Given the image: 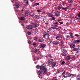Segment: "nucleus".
I'll list each match as a JSON object with an SVG mask.
<instances>
[{
  "label": "nucleus",
  "mask_w": 80,
  "mask_h": 80,
  "mask_svg": "<svg viewBox=\"0 0 80 80\" xmlns=\"http://www.w3.org/2000/svg\"><path fill=\"white\" fill-rule=\"evenodd\" d=\"M40 70H43L42 72H43L44 73L46 74L47 73V68H45V67L43 66H40Z\"/></svg>",
  "instance_id": "1"
},
{
  "label": "nucleus",
  "mask_w": 80,
  "mask_h": 80,
  "mask_svg": "<svg viewBox=\"0 0 80 80\" xmlns=\"http://www.w3.org/2000/svg\"><path fill=\"white\" fill-rule=\"evenodd\" d=\"M62 35L61 34H58L56 36V39L57 40H59V41H60L61 40V39L60 38H62Z\"/></svg>",
  "instance_id": "2"
},
{
  "label": "nucleus",
  "mask_w": 80,
  "mask_h": 80,
  "mask_svg": "<svg viewBox=\"0 0 80 80\" xmlns=\"http://www.w3.org/2000/svg\"><path fill=\"white\" fill-rule=\"evenodd\" d=\"M52 68H53L54 67H57L58 65V63L56 62H53L51 65Z\"/></svg>",
  "instance_id": "3"
},
{
  "label": "nucleus",
  "mask_w": 80,
  "mask_h": 80,
  "mask_svg": "<svg viewBox=\"0 0 80 80\" xmlns=\"http://www.w3.org/2000/svg\"><path fill=\"white\" fill-rule=\"evenodd\" d=\"M40 47L41 48H44L46 47V44H45L41 43L39 45Z\"/></svg>",
  "instance_id": "4"
},
{
  "label": "nucleus",
  "mask_w": 80,
  "mask_h": 80,
  "mask_svg": "<svg viewBox=\"0 0 80 80\" xmlns=\"http://www.w3.org/2000/svg\"><path fill=\"white\" fill-rule=\"evenodd\" d=\"M33 25H28L26 28L27 29H29V30H32L33 28Z\"/></svg>",
  "instance_id": "5"
},
{
  "label": "nucleus",
  "mask_w": 80,
  "mask_h": 80,
  "mask_svg": "<svg viewBox=\"0 0 80 80\" xmlns=\"http://www.w3.org/2000/svg\"><path fill=\"white\" fill-rule=\"evenodd\" d=\"M52 43L53 44V45H58L59 43H60V42H59V41H58V40L55 41H54L52 42Z\"/></svg>",
  "instance_id": "6"
},
{
  "label": "nucleus",
  "mask_w": 80,
  "mask_h": 80,
  "mask_svg": "<svg viewBox=\"0 0 80 80\" xmlns=\"http://www.w3.org/2000/svg\"><path fill=\"white\" fill-rule=\"evenodd\" d=\"M75 18L77 19H80V12H79L78 15L75 16Z\"/></svg>",
  "instance_id": "7"
},
{
  "label": "nucleus",
  "mask_w": 80,
  "mask_h": 80,
  "mask_svg": "<svg viewBox=\"0 0 80 80\" xmlns=\"http://www.w3.org/2000/svg\"><path fill=\"white\" fill-rule=\"evenodd\" d=\"M60 12L57 11L55 12V15L56 16H60Z\"/></svg>",
  "instance_id": "8"
},
{
  "label": "nucleus",
  "mask_w": 80,
  "mask_h": 80,
  "mask_svg": "<svg viewBox=\"0 0 80 80\" xmlns=\"http://www.w3.org/2000/svg\"><path fill=\"white\" fill-rule=\"evenodd\" d=\"M15 6L16 7V8H19L20 7V4L18 3H15Z\"/></svg>",
  "instance_id": "9"
},
{
  "label": "nucleus",
  "mask_w": 80,
  "mask_h": 80,
  "mask_svg": "<svg viewBox=\"0 0 80 80\" xmlns=\"http://www.w3.org/2000/svg\"><path fill=\"white\" fill-rule=\"evenodd\" d=\"M29 15L31 16V17H33V16H34V15H35V13L33 12H31L29 13Z\"/></svg>",
  "instance_id": "10"
},
{
  "label": "nucleus",
  "mask_w": 80,
  "mask_h": 80,
  "mask_svg": "<svg viewBox=\"0 0 80 80\" xmlns=\"http://www.w3.org/2000/svg\"><path fill=\"white\" fill-rule=\"evenodd\" d=\"M66 75L67 77H71V74L68 72L66 73Z\"/></svg>",
  "instance_id": "11"
},
{
  "label": "nucleus",
  "mask_w": 80,
  "mask_h": 80,
  "mask_svg": "<svg viewBox=\"0 0 80 80\" xmlns=\"http://www.w3.org/2000/svg\"><path fill=\"white\" fill-rule=\"evenodd\" d=\"M68 8V7H67L66 8H64V7H62V9L63 10H65V12H67V9Z\"/></svg>",
  "instance_id": "12"
},
{
  "label": "nucleus",
  "mask_w": 80,
  "mask_h": 80,
  "mask_svg": "<svg viewBox=\"0 0 80 80\" xmlns=\"http://www.w3.org/2000/svg\"><path fill=\"white\" fill-rule=\"evenodd\" d=\"M53 60L52 59H50L48 60V63H53Z\"/></svg>",
  "instance_id": "13"
},
{
  "label": "nucleus",
  "mask_w": 80,
  "mask_h": 80,
  "mask_svg": "<svg viewBox=\"0 0 80 80\" xmlns=\"http://www.w3.org/2000/svg\"><path fill=\"white\" fill-rule=\"evenodd\" d=\"M32 25H33L34 28H36L37 27L38 24L37 22H35V23H32Z\"/></svg>",
  "instance_id": "14"
},
{
  "label": "nucleus",
  "mask_w": 80,
  "mask_h": 80,
  "mask_svg": "<svg viewBox=\"0 0 80 80\" xmlns=\"http://www.w3.org/2000/svg\"><path fill=\"white\" fill-rule=\"evenodd\" d=\"M65 60H69L70 59V56H68L67 57L65 58Z\"/></svg>",
  "instance_id": "15"
},
{
  "label": "nucleus",
  "mask_w": 80,
  "mask_h": 80,
  "mask_svg": "<svg viewBox=\"0 0 80 80\" xmlns=\"http://www.w3.org/2000/svg\"><path fill=\"white\" fill-rule=\"evenodd\" d=\"M25 19L23 17H21L19 18V20H24Z\"/></svg>",
  "instance_id": "16"
},
{
  "label": "nucleus",
  "mask_w": 80,
  "mask_h": 80,
  "mask_svg": "<svg viewBox=\"0 0 80 80\" xmlns=\"http://www.w3.org/2000/svg\"><path fill=\"white\" fill-rule=\"evenodd\" d=\"M75 45L73 44H71L70 45V48H73L75 47Z\"/></svg>",
  "instance_id": "17"
},
{
  "label": "nucleus",
  "mask_w": 80,
  "mask_h": 80,
  "mask_svg": "<svg viewBox=\"0 0 80 80\" xmlns=\"http://www.w3.org/2000/svg\"><path fill=\"white\" fill-rule=\"evenodd\" d=\"M48 16L49 17H52L53 16V14H51V13H48Z\"/></svg>",
  "instance_id": "18"
},
{
  "label": "nucleus",
  "mask_w": 80,
  "mask_h": 80,
  "mask_svg": "<svg viewBox=\"0 0 80 80\" xmlns=\"http://www.w3.org/2000/svg\"><path fill=\"white\" fill-rule=\"evenodd\" d=\"M69 34L71 38H73V33L71 32Z\"/></svg>",
  "instance_id": "19"
},
{
  "label": "nucleus",
  "mask_w": 80,
  "mask_h": 80,
  "mask_svg": "<svg viewBox=\"0 0 80 80\" xmlns=\"http://www.w3.org/2000/svg\"><path fill=\"white\" fill-rule=\"evenodd\" d=\"M76 79L77 80H80V76H77L76 77Z\"/></svg>",
  "instance_id": "20"
},
{
  "label": "nucleus",
  "mask_w": 80,
  "mask_h": 80,
  "mask_svg": "<svg viewBox=\"0 0 80 80\" xmlns=\"http://www.w3.org/2000/svg\"><path fill=\"white\" fill-rule=\"evenodd\" d=\"M38 75H42V72L41 71H39L38 72Z\"/></svg>",
  "instance_id": "21"
},
{
  "label": "nucleus",
  "mask_w": 80,
  "mask_h": 80,
  "mask_svg": "<svg viewBox=\"0 0 80 80\" xmlns=\"http://www.w3.org/2000/svg\"><path fill=\"white\" fill-rule=\"evenodd\" d=\"M61 8H62V6L59 5L58 6V10H60Z\"/></svg>",
  "instance_id": "22"
},
{
  "label": "nucleus",
  "mask_w": 80,
  "mask_h": 80,
  "mask_svg": "<svg viewBox=\"0 0 80 80\" xmlns=\"http://www.w3.org/2000/svg\"><path fill=\"white\" fill-rule=\"evenodd\" d=\"M78 48H74L73 49V51L75 52V51H78Z\"/></svg>",
  "instance_id": "23"
},
{
  "label": "nucleus",
  "mask_w": 80,
  "mask_h": 80,
  "mask_svg": "<svg viewBox=\"0 0 80 80\" xmlns=\"http://www.w3.org/2000/svg\"><path fill=\"white\" fill-rule=\"evenodd\" d=\"M37 51H38V49H35L33 51V52L36 53H37Z\"/></svg>",
  "instance_id": "24"
},
{
  "label": "nucleus",
  "mask_w": 80,
  "mask_h": 80,
  "mask_svg": "<svg viewBox=\"0 0 80 80\" xmlns=\"http://www.w3.org/2000/svg\"><path fill=\"white\" fill-rule=\"evenodd\" d=\"M68 2L70 3H73V0H68Z\"/></svg>",
  "instance_id": "25"
},
{
  "label": "nucleus",
  "mask_w": 80,
  "mask_h": 80,
  "mask_svg": "<svg viewBox=\"0 0 80 80\" xmlns=\"http://www.w3.org/2000/svg\"><path fill=\"white\" fill-rule=\"evenodd\" d=\"M34 17L35 18H39V17L38 15H35Z\"/></svg>",
  "instance_id": "26"
},
{
  "label": "nucleus",
  "mask_w": 80,
  "mask_h": 80,
  "mask_svg": "<svg viewBox=\"0 0 80 80\" xmlns=\"http://www.w3.org/2000/svg\"><path fill=\"white\" fill-rule=\"evenodd\" d=\"M38 37H34L33 38V40H37L38 39Z\"/></svg>",
  "instance_id": "27"
},
{
  "label": "nucleus",
  "mask_w": 80,
  "mask_h": 80,
  "mask_svg": "<svg viewBox=\"0 0 80 80\" xmlns=\"http://www.w3.org/2000/svg\"><path fill=\"white\" fill-rule=\"evenodd\" d=\"M43 35H45V36H46V35H48V34H47V33H46L45 32H44Z\"/></svg>",
  "instance_id": "28"
},
{
  "label": "nucleus",
  "mask_w": 80,
  "mask_h": 80,
  "mask_svg": "<svg viewBox=\"0 0 80 80\" xmlns=\"http://www.w3.org/2000/svg\"><path fill=\"white\" fill-rule=\"evenodd\" d=\"M28 15V13L27 12H26L25 13V15H24V17H27V16Z\"/></svg>",
  "instance_id": "29"
},
{
  "label": "nucleus",
  "mask_w": 80,
  "mask_h": 80,
  "mask_svg": "<svg viewBox=\"0 0 80 80\" xmlns=\"http://www.w3.org/2000/svg\"><path fill=\"white\" fill-rule=\"evenodd\" d=\"M62 56H67V55L65 53H63L62 54Z\"/></svg>",
  "instance_id": "30"
},
{
  "label": "nucleus",
  "mask_w": 80,
  "mask_h": 80,
  "mask_svg": "<svg viewBox=\"0 0 80 80\" xmlns=\"http://www.w3.org/2000/svg\"><path fill=\"white\" fill-rule=\"evenodd\" d=\"M38 54H39L40 56H42V54L41 53V52H40V51L38 52Z\"/></svg>",
  "instance_id": "31"
},
{
  "label": "nucleus",
  "mask_w": 80,
  "mask_h": 80,
  "mask_svg": "<svg viewBox=\"0 0 80 80\" xmlns=\"http://www.w3.org/2000/svg\"><path fill=\"white\" fill-rule=\"evenodd\" d=\"M40 67L39 65H37L36 66V68H38H38H40Z\"/></svg>",
  "instance_id": "32"
},
{
  "label": "nucleus",
  "mask_w": 80,
  "mask_h": 80,
  "mask_svg": "<svg viewBox=\"0 0 80 80\" xmlns=\"http://www.w3.org/2000/svg\"><path fill=\"white\" fill-rule=\"evenodd\" d=\"M64 42V41H63V40H62L61 42V44H63Z\"/></svg>",
  "instance_id": "33"
},
{
  "label": "nucleus",
  "mask_w": 80,
  "mask_h": 80,
  "mask_svg": "<svg viewBox=\"0 0 80 80\" xmlns=\"http://www.w3.org/2000/svg\"><path fill=\"white\" fill-rule=\"evenodd\" d=\"M39 41L40 42H43V39H39Z\"/></svg>",
  "instance_id": "34"
},
{
  "label": "nucleus",
  "mask_w": 80,
  "mask_h": 80,
  "mask_svg": "<svg viewBox=\"0 0 80 80\" xmlns=\"http://www.w3.org/2000/svg\"><path fill=\"white\" fill-rule=\"evenodd\" d=\"M76 43H79V42H80V40H76Z\"/></svg>",
  "instance_id": "35"
},
{
  "label": "nucleus",
  "mask_w": 80,
  "mask_h": 80,
  "mask_svg": "<svg viewBox=\"0 0 80 80\" xmlns=\"http://www.w3.org/2000/svg\"><path fill=\"white\" fill-rule=\"evenodd\" d=\"M55 17H53V16L52 17V20H55Z\"/></svg>",
  "instance_id": "36"
},
{
  "label": "nucleus",
  "mask_w": 80,
  "mask_h": 80,
  "mask_svg": "<svg viewBox=\"0 0 80 80\" xmlns=\"http://www.w3.org/2000/svg\"><path fill=\"white\" fill-rule=\"evenodd\" d=\"M65 71H64V72H63L62 73V75L63 76L64 75H65Z\"/></svg>",
  "instance_id": "37"
},
{
  "label": "nucleus",
  "mask_w": 80,
  "mask_h": 80,
  "mask_svg": "<svg viewBox=\"0 0 80 80\" xmlns=\"http://www.w3.org/2000/svg\"><path fill=\"white\" fill-rule=\"evenodd\" d=\"M72 43H76V40H74L72 42Z\"/></svg>",
  "instance_id": "38"
},
{
  "label": "nucleus",
  "mask_w": 80,
  "mask_h": 80,
  "mask_svg": "<svg viewBox=\"0 0 80 80\" xmlns=\"http://www.w3.org/2000/svg\"><path fill=\"white\" fill-rule=\"evenodd\" d=\"M27 34L29 35H31V32H27Z\"/></svg>",
  "instance_id": "39"
},
{
  "label": "nucleus",
  "mask_w": 80,
  "mask_h": 80,
  "mask_svg": "<svg viewBox=\"0 0 80 80\" xmlns=\"http://www.w3.org/2000/svg\"><path fill=\"white\" fill-rule=\"evenodd\" d=\"M54 24L58 25V22H56L54 23H53Z\"/></svg>",
  "instance_id": "40"
},
{
  "label": "nucleus",
  "mask_w": 80,
  "mask_h": 80,
  "mask_svg": "<svg viewBox=\"0 0 80 80\" xmlns=\"http://www.w3.org/2000/svg\"><path fill=\"white\" fill-rule=\"evenodd\" d=\"M28 43H29V44H31V43H32V42L30 41H28Z\"/></svg>",
  "instance_id": "41"
},
{
  "label": "nucleus",
  "mask_w": 80,
  "mask_h": 80,
  "mask_svg": "<svg viewBox=\"0 0 80 80\" xmlns=\"http://www.w3.org/2000/svg\"><path fill=\"white\" fill-rule=\"evenodd\" d=\"M65 63V61H62V62L61 65H63V64H64Z\"/></svg>",
  "instance_id": "42"
},
{
  "label": "nucleus",
  "mask_w": 80,
  "mask_h": 80,
  "mask_svg": "<svg viewBox=\"0 0 80 80\" xmlns=\"http://www.w3.org/2000/svg\"><path fill=\"white\" fill-rule=\"evenodd\" d=\"M53 27H57V25L56 24H54L53 25Z\"/></svg>",
  "instance_id": "43"
},
{
  "label": "nucleus",
  "mask_w": 80,
  "mask_h": 80,
  "mask_svg": "<svg viewBox=\"0 0 80 80\" xmlns=\"http://www.w3.org/2000/svg\"><path fill=\"white\" fill-rule=\"evenodd\" d=\"M59 23L60 24H63V22H59Z\"/></svg>",
  "instance_id": "44"
},
{
  "label": "nucleus",
  "mask_w": 80,
  "mask_h": 80,
  "mask_svg": "<svg viewBox=\"0 0 80 80\" xmlns=\"http://www.w3.org/2000/svg\"><path fill=\"white\" fill-rule=\"evenodd\" d=\"M75 36H76V37H79V35L78 34H75L74 35Z\"/></svg>",
  "instance_id": "45"
},
{
  "label": "nucleus",
  "mask_w": 80,
  "mask_h": 80,
  "mask_svg": "<svg viewBox=\"0 0 80 80\" xmlns=\"http://www.w3.org/2000/svg\"><path fill=\"white\" fill-rule=\"evenodd\" d=\"M37 12H41V10H37Z\"/></svg>",
  "instance_id": "46"
},
{
  "label": "nucleus",
  "mask_w": 80,
  "mask_h": 80,
  "mask_svg": "<svg viewBox=\"0 0 80 80\" xmlns=\"http://www.w3.org/2000/svg\"><path fill=\"white\" fill-rule=\"evenodd\" d=\"M35 5H39L40 4H39V3H35Z\"/></svg>",
  "instance_id": "47"
},
{
  "label": "nucleus",
  "mask_w": 80,
  "mask_h": 80,
  "mask_svg": "<svg viewBox=\"0 0 80 80\" xmlns=\"http://www.w3.org/2000/svg\"><path fill=\"white\" fill-rule=\"evenodd\" d=\"M26 4H27V5H28V1H27L26 2Z\"/></svg>",
  "instance_id": "48"
},
{
  "label": "nucleus",
  "mask_w": 80,
  "mask_h": 80,
  "mask_svg": "<svg viewBox=\"0 0 80 80\" xmlns=\"http://www.w3.org/2000/svg\"><path fill=\"white\" fill-rule=\"evenodd\" d=\"M72 60H74V59H75V56H72Z\"/></svg>",
  "instance_id": "49"
},
{
  "label": "nucleus",
  "mask_w": 80,
  "mask_h": 80,
  "mask_svg": "<svg viewBox=\"0 0 80 80\" xmlns=\"http://www.w3.org/2000/svg\"><path fill=\"white\" fill-rule=\"evenodd\" d=\"M62 4L63 5V6L65 5V2H62Z\"/></svg>",
  "instance_id": "50"
},
{
  "label": "nucleus",
  "mask_w": 80,
  "mask_h": 80,
  "mask_svg": "<svg viewBox=\"0 0 80 80\" xmlns=\"http://www.w3.org/2000/svg\"><path fill=\"white\" fill-rule=\"evenodd\" d=\"M57 22H59L60 21V20L59 19H58L57 20Z\"/></svg>",
  "instance_id": "51"
},
{
  "label": "nucleus",
  "mask_w": 80,
  "mask_h": 80,
  "mask_svg": "<svg viewBox=\"0 0 80 80\" xmlns=\"http://www.w3.org/2000/svg\"><path fill=\"white\" fill-rule=\"evenodd\" d=\"M33 45H36V43H35L34 42H33Z\"/></svg>",
  "instance_id": "52"
},
{
  "label": "nucleus",
  "mask_w": 80,
  "mask_h": 80,
  "mask_svg": "<svg viewBox=\"0 0 80 80\" xmlns=\"http://www.w3.org/2000/svg\"><path fill=\"white\" fill-rule=\"evenodd\" d=\"M63 72V70H62V71H61L59 70L58 71V73H60V72Z\"/></svg>",
  "instance_id": "53"
},
{
  "label": "nucleus",
  "mask_w": 80,
  "mask_h": 80,
  "mask_svg": "<svg viewBox=\"0 0 80 80\" xmlns=\"http://www.w3.org/2000/svg\"><path fill=\"white\" fill-rule=\"evenodd\" d=\"M62 52H64L65 51V49H63H63H62Z\"/></svg>",
  "instance_id": "54"
},
{
  "label": "nucleus",
  "mask_w": 80,
  "mask_h": 80,
  "mask_svg": "<svg viewBox=\"0 0 80 80\" xmlns=\"http://www.w3.org/2000/svg\"><path fill=\"white\" fill-rule=\"evenodd\" d=\"M51 28H52V29H55V27H51Z\"/></svg>",
  "instance_id": "55"
},
{
  "label": "nucleus",
  "mask_w": 80,
  "mask_h": 80,
  "mask_svg": "<svg viewBox=\"0 0 80 80\" xmlns=\"http://www.w3.org/2000/svg\"><path fill=\"white\" fill-rule=\"evenodd\" d=\"M45 24H46V25H48V22H46L45 23Z\"/></svg>",
  "instance_id": "56"
},
{
  "label": "nucleus",
  "mask_w": 80,
  "mask_h": 80,
  "mask_svg": "<svg viewBox=\"0 0 80 80\" xmlns=\"http://www.w3.org/2000/svg\"><path fill=\"white\" fill-rule=\"evenodd\" d=\"M56 30H59V28H55Z\"/></svg>",
  "instance_id": "57"
},
{
  "label": "nucleus",
  "mask_w": 80,
  "mask_h": 80,
  "mask_svg": "<svg viewBox=\"0 0 80 80\" xmlns=\"http://www.w3.org/2000/svg\"><path fill=\"white\" fill-rule=\"evenodd\" d=\"M62 77H64V78H65V75H62Z\"/></svg>",
  "instance_id": "58"
},
{
  "label": "nucleus",
  "mask_w": 80,
  "mask_h": 80,
  "mask_svg": "<svg viewBox=\"0 0 80 80\" xmlns=\"http://www.w3.org/2000/svg\"><path fill=\"white\" fill-rule=\"evenodd\" d=\"M70 36H67V38H69Z\"/></svg>",
  "instance_id": "59"
},
{
  "label": "nucleus",
  "mask_w": 80,
  "mask_h": 80,
  "mask_svg": "<svg viewBox=\"0 0 80 80\" xmlns=\"http://www.w3.org/2000/svg\"><path fill=\"white\" fill-rule=\"evenodd\" d=\"M46 36H45V35H44L43 36V37H45Z\"/></svg>",
  "instance_id": "60"
},
{
  "label": "nucleus",
  "mask_w": 80,
  "mask_h": 80,
  "mask_svg": "<svg viewBox=\"0 0 80 80\" xmlns=\"http://www.w3.org/2000/svg\"><path fill=\"white\" fill-rule=\"evenodd\" d=\"M34 63H35V64H37V62H35Z\"/></svg>",
  "instance_id": "61"
},
{
  "label": "nucleus",
  "mask_w": 80,
  "mask_h": 80,
  "mask_svg": "<svg viewBox=\"0 0 80 80\" xmlns=\"http://www.w3.org/2000/svg\"><path fill=\"white\" fill-rule=\"evenodd\" d=\"M21 11H22V12H23V10H22Z\"/></svg>",
  "instance_id": "62"
},
{
  "label": "nucleus",
  "mask_w": 80,
  "mask_h": 80,
  "mask_svg": "<svg viewBox=\"0 0 80 80\" xmlns=\"http://www.w3.org/2000/svg\"><path fill=\"white\" fill-rule=\"evenodd\" d=\"M25 23H27V22H25Z\"/></svg>",
  "instance_id": "63"
},
{
  "label": "nucleus",
  "mask_w": 80,
  "mask_h": 80,
  "mask_svg": "<svg viewBox=\"0 0 80 80\" xmlns=\"http://www.w3.org/2000/svg\"><path fill=\"white\" fill-rule=\"evenodd\" d=\"M39 58H37V60H39Z\"/></svg>",
  "instance_id": "64"
}]
</instances>
